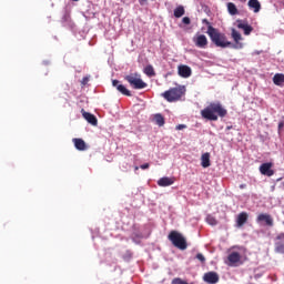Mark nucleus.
Instances as JSON below:
<instances>
[{"instance_id": "obj_35", "label": "nucleus", "mask_w": 284, "mask_h": 284, "mask_svg": "<svg viewBox=\"0 0 284 284\" xmlns=\"http://www.w3.org/2000/svg\"><path fill=\"white\" fill-rule=\"evenodd\" d=\"M278 128H280V130H281V128H283V122L278 123Z\"/></svg>"}, {"instance_id": "obj_14", "label": "nucleus", "mask_w": 284, "mask_h": 284, "mask_svg": "<svg viewBox=\"0 0 284 284\" xmlns=\"http://www.w3.org/2000/svg\"><path fill=\"white\" fill-rule=\"evenodd\" d=\"M112 85L113 88H116V90L120 91V93L123 94L124 97H132V92H130V90H128L125 85L119 84V80H113Z\"/></svg>"}, {"instance_id": "obj_15", "label": "nucleus", "mask_w": 284, "mask_h": 284, "mask_svg": "<svg viewBox=\"0 0 284 284\" xmlns=\"http://www.w3.org/2000/svg\"><path fill=\"white\" fill-rule=\"evenodd\" d=\"M195 45L197 48H206L207 47V37L205 34H199L193 39Z\"/></svg>"}, {"instance_id": "obj_38", "label": "nucleus", "mask_w": 284, "mask_h": 284, "mask_svg": "<svg viewBox=\"0 0 284 284\" xmlns=\"http://www.w3.org/2000/svg\"><path fill=\"white\" fill-rule=\"evenodd\" d=\"M135 170H139V166H135Z\"/></svg>"}, {"instance_id": "obj_10", "label": "nucleus", "mask_w": 284, "mask_h": 284, "mask_svg": "<svg viewBox=\"0 0 284 284\" xmlns=\"http://www.w3.org/2000/svg\"><path fill=\"white\" fill-rule=\"evenodd\" d=\"M178 74L182 77V79H190V77H192V68L185 64L179 65Z\"/></svg>"}, {"instance_id": "obj_33", "label": "nucleus", "mask_w": 284, "mask_h": 284, "mask_svg": "<svg viewBox=\"0 0 284 284\" xmlns=\"http://www.w3.org/2000/svg\"><path fill=\"white\" fill-rule=\"evenodd\" d=\"M145 2H148V0H139L140 6H144Z\"/></svg>"}, {"instance_id": "obj_19", "label": "nucleus", "mask_w": 284, "mask_h": 284, "mask_svg": "<svg viewBox=\"0 0 284 284\" xmlns=\"http://www.w3.org/2000/svg\"><path fill=\"white\" fill-rule=\"evenodd\" d=\"M158 185L160 187H169V185H174V179L173 178H168V176L161 178L158 181Z\"/></svg>"}, {"instance_id": "obj_12", "label": "nucleus", "mask_w": 284, "mask_h": 284, "mask_svg": "<svg viewBox=\"0 0 284 284\" xmlns=\"http://www.w3.org/2000/svg\"><path fill=\"white\" fill-rule=\"evenodd\" d=\"M272 162L263 163L260 166V172L264 176H274V170H272Z\"/></svg>"}, {"instance_id": "obj_26", "label": "nucleus", "mask_w": 284, "mask_h": 284, "mask_svg": "<svg viewBox=\"0 0 284 284\" xmlns=\"http://www.w3.org/2000/svg\"><path fill=\"white\" fill-rule=\"evenodd\" d=\"M144 74H146V77H156V72L154 71V67H152V64H149L144 68Z\"/></svg>"}, {"instance_id": "obj_27", "label": "nucleus", "mask_w": 284, "mask_h": 284, "mask_svg": "<svg viewBox=\"0 0 284 284\" xmlns=\"http://www.w3.org/2000/svg\"><path fill=\"white\" fill-rule=\"evenodd\" d=\"M206 223H209V225H219V221L212 215L206 216Z\"/></svg>"}, {"instance_id": "obj_6", "label": "nucleus", "mask_w": 284, "mask_h": 284, "mask_svg": "<svg viewBox=\"0 0 284 284\" xmlns=\"http://www.w3.org/2000/svg\"><path fill=\"white\" fill-rule=\"evenodd\" d=\"M231 37L235 43L233 48H235V50L243 49V42H241L243 41V36H241V32H239L236 29H232Z\"/></svg>"}, {"instance_id": "obj_8", "label": "nucleus", "mask_w": 284, "mask_h": 284, "mask_svg": "<svg viewBox=\"0 0 284 284\" xmlns=\"http://www.w3.org/2000/svg\"><path fill=\"white\" fill-rule=\"evenodd\" d=\"M275 241L276 254H284V233L277 234Z\"/></svg>"}, {"instance_id": "obj_21", "label": "nucleus", "mask_w": 284, "mask_h": 284, "mask_svg": "<svg viewBox=\"0 0 284 284\" xmlns=\"http://www.w3.org/2000/svg\"><path fill=\"white\" fill-rule=\"evenodd\" d=\"M273 83H274V85H278L280 88H283V85H284V74L283 73H276L273 77Z\"/></svg>"}, {"instance_id": "obj_16", "label": "nucleus", "mask_w": 284, "mask_h": 284, "mask_svg": "<svg viewBox=\"0 0 284 284\" xmlns=\"http://www.w3.org/2000/svg\"><path fill=\"white\" fill-rule=\"evenodd\" d=\"M83 119H85V121H88V123H90L91 125H97L99 123V120H97V116H94V114L90 113V112H85V110H81Z\"/></svg>"}, {"instance_id": "obj_7", "label": "nucleus", "mask_w": 284, "mask_h": 284, "mask_svg": "<svg viewBox=\"0 0 284 284\" xmlns=\"http://www.w3.org/2000/svg\"><path fill=\"white\" fill-rule=\"evenodd\" d=\"M220 281L219 273L211 271L204 274L203 282L209 284H216Z\"/></svg>"}, {"instance_id": "obj_9", "label": "nucleus", "mask_w": 284, "mask_h": 284, "mask_svg": "<svg viewBox=\"0 0 284 284\" xmlns=\"http://www.w3.org/2000/svg\"><path fill=\"white\" fill-rule=\"evenodd\" d=\"M239 30H243L246 37H250L254 32V28L243 20H237Z\"/></svg>"}, {"instance_id": "obj_18", "label": "nucleus", "mask_w": 284, "mask_h": 284, "mask_svg": "<svg viewBox=\"0 0 284 284\" xmlns=\"http://www.w3.org/2000/svg\"><path fill=\"white\" fill-rule=\"evenodd\" d=\"M248 216L247 212L240 213L236 219V226L243 227L247 223Z\"/></svg>"}, {"instance_id": "obj_25", "label": "nucleus", "mask_w": 284, "mask_h": 284, "mask_svg": "<svg viewBox=\"0 0 284 284\" xmlns=\"http://www.w3.org/2000/svg\"><path fill=\"white\" fill-rule=\"evenodd\" d=\"M185 14V8L183 6H179L174 9V17L175 19H181Z\"/></svg>"}, {"instance_id": "obj_20", "label": "nucleus", "mask_w": 284, "mask_h": 284, "mask_svg": "<svg viewBox=\"0 0 284 284\" xmlns=\"http://www.w3.org/2000/svg\"><path fill=\"white\" fill-rule=\"evenodd\" d=\"M247 6L250 10H253V12H261V2L258 0H248Z\"/></svg>"}, {"instance_id": "obj_11", "label": "nucleus", "mask_w": 284, "mask_h": 284, "mask_svg": "<svg viewBox=\"0 0 284 284\" xmlns=\"http://www.w3.org/2000/svg\"><path fill=\"white\" fill-rule=\"evenodd\" d=\"M257 223H265L266 225H268V227H272L274 225V219H272V215L267 214V213H261L257 217H256Z\"/></svg>"}, {"instance_id": "obj_32", "label": "nucleus", "mask_w": 284, "mask_h": 284, "mask_svg": "<svg viewBox=\"0 0 284 284\" xmlns=\"http://www.w3.org/2000/svg\"><path fill=\"white\" fill-rule=\"evenodd\" d=\"M140 168L141 170H148L150 168V163H144Z\"/></svg>"}, {"instance_id": "obj_31", "label": "nucleus", "mask_w": 284, "mask_h": 284, "mask_svg": "<svg viewBox=\"0 0 284 284\" xmlns=\"http://www.w3.org/2000/svg\"><path fill=\"white\" fill-rule=\"evenodd\" d=\"M185 124H179L175 126V130H185Z\"/></svg>"}, {"instance_id": "obj_29", "label": "nucleus", "mask_w": 284, "mask_h": 284, "mask_svg": "<svg viewBox=\"0 0 284 284\" xmlns=\"http://www.w3.org/2000/svg\"><path fill=\"white\" fill-rule=\"evenodd\" d=\"M182 23H184V26H190V23H192V20H190V17H184L182 19Z\"/></svg>"}, {"instance_id": "obj_22", "label": "nucleus", "mask_w": 284, "mask_h": 284, "mask_svg": "<svg viewBox=\"0 0 284 284\" xmlns=\"http://www.w3.org/2000/svg\"><path fill=\"white\" fill-rule=\"evenodd\" d=\"M153 121L156 125H159V128H163V125H165V118H163L161 113L153 115Z\"/></svg>"}, {"instance_id": "obj_3", "label": "nucleus", "mask_w": 284, "mask_h": 284, "mask_svg": "<svg viewBox=\"0 0 284 284\" xmlns=\"http://www.w3.org/2000/svg\"><path fill=\"white\" fill-rule=\"evenodd\" d=\"M185 94V87L171 88L163 92L161 97L165 99L169 103H175V101H181L182 97Z\"/></svg>"}, {"instance_id": "obj_5", "label": "nucleus", "mask_w": 284, "mask_h": 284, "mask_svg": "<svg viewBox=\"0 0 284 284\" xmlns=\"http://www.w3.org/2000/svg\"><path fill=\"white\" fill-rule=\"evenodd\" d=\"M124 81H128L133 90H143L148 88V83L141 79V74L139 73H130L129 75H125Z\"/></svg>"}, {"instance_id": "obj_37", "label": "nucleus", "mask_w": 284, "mask_h": 284, "mask_svg": "<svg viewBox=\"0 0 284 284\" xmlns=\"http://www.w3.org/2000/svg\"><path fill=\"white\" fill-rule=\"evenodd\" d=\"M242 3H245V1H247V0H240Z\"/></svg>"}, {"instance_id": "obj_30", "label": "nucleus", "mask_w": 284, "mask_h": 284, "mask_svg": "<svg viewBox=\"0 0 284 284\" xmlns=\"http://www.w3.org/2000/svg\"><path fill=\"white\" fill-rule=\"evenodd\" d=\"M88 81H90L89 77H84L81 81L82 85H88Z\"/></svg>"}, {"instance_id": "obj_13", "label": "nucleus", "mask_w": 284, "mask_h": 284, "mask_svg": "<svg viewBox=\"0 0 284 284\" xmlns=\"http://www.w3.org/2000/svg\"><path fill=\"white\" fill-rule=\"evenodd\" d=\"M227 261V265H230V267H235L236 263H241V253L232 252L231 254H229Z\"/></svg>"}, {"instance_id": "obj_2", "label": "nucleus", "mask_w": 284, "mask_h": 284, "mask_svg": "<svg viewBox=\"0 0 284 284\" xmlns=\"http://www.w3.org/2000/svg\"><path fill=\"white\" fill-rule=\"evenodd\" d=\"M206 34H209L212 43H214L216 48H230V45H232V42L227 40V36L221 33V31L212 27V24H209Z\"/></svg>"}, {"instance_id": "obj_1", "label": "nucleus", "mask_w": 284, "mask_h": 284, "mask_svg": "<svg viewBox=\"0 0 284 284\" xmlns=\"http://www.w3.org/2000/svg\"><path fill=\"white\" fill-rule=\"evenodd\" d=\"M201 116L206 121H219V116L221 119L227 116V109H224L221 102H211L201 111Z\"/></svg>"}, {"instance_id": "obj_24", "label": "nucleus", "mask_w": 284, "mask_h": 284, "mask_svg": "<svg viewBox=\"0 0 284 284\" xmlns=\"http://www.w3.org/2000/svg\"><path fill=\"white\" fill-rule=\"evenodd\" d=\"M227 8V12L229 14H231V17H236V14H239V9L236 8V4H234V2H229L226 4Z\"/></svg>"}, {"instance_id": "obj_4", "label": "nucleus", "mask_w": 284, "mask_h": 284, "mask_svg": "<svg viewBox=\"0 0 284 284\" xmlns=\"http://www.w3.org/2000/svg\"><path fill=\"white\" fill-rule=\"evenodd\" d=\"M168 239L174 247H178V250H187V241L179 231H171Z\"/></svg>"}, {"instance_id": "obj_28", "label": "nucleus", "mask_w": 284, "mask_h": 284, "mask_svg": "<svg viewBox=\"0 0 284 284\" xmlns=\"http://www.w3.org/2000/svg\"><path fill=\"white\" fill-rule=\"evenodd\" d=\"M196 258H197V261H200L201 263H205V256L203 255V253H197V254H196Z\"/></svg>"}, {"instance_id": "obj_36", "label": "nucleus", "mask_w": 284, "mask_h": 284, "mask_svg": "<svg viewBox=\"0 0 284 284\" xmlns=\"http://www.w3.org/2000/svg\"><path fill=\"white\" fill-rule=\"evenodd\" d=\"M204 23H207V26H210V22L207 20H204Z\"/></svg>"}, {"instance_id": "obj_23", "label": "nucleus", "mask_w": 284, "mask_h": 284, "mask_svg": "<svg viewBox=\"0 0 284 284\" xmlns=\"http://www.w3.org/2000/svg\"><path fill=\"white\" fill-rule=\"evenodd\" d=\"M201 165L202 168H210L212 163L210 162V153H203L201 156Z\"/></svg>"}, {"instance_id": "obj_34", "label": "nucleus", "mask_w": 284, "mask_h": 284, "mask_svg": "<svg viewBox=\"0 0 284 284\" xmlns=\"http://www.w3.org/2000/svg\"><path fill=\"white\" fill-rule=\"evenodd\" d=\"M246 187H247L246 184H241V185H240V190H245Z\"/></svg>"}, {"instance_id": "obj_17", "label": "nucleus", "mask_w": 284, "mask_h": 284, "mask_svg": "<svg viewBox=\"0 0 284 284\" xmlns=\"http://www.w3.org/2000/svg\"><path fill=\"white\" fill-rule=\"evenodd\" d=\"M72 141L74 143L75 150H79L80 152L88 150V145L83 139L74 138Z\"/></svg>"}]
</instances>
